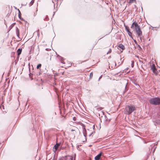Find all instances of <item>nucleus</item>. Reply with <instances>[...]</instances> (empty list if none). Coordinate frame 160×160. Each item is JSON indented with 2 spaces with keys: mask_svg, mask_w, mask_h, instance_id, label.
I'll list each match as a JSON object with an SVG mask.
<instances>
[{
  "mask_svg": "<svg viewBox=\"0 0 160 160\" xmlns=\"http://www.w3.org/2000/svg\"><path fill=\"white\" fill-rule=\"evenodd\" d=\"M131 28H134V30L138 37H140L142 36V32L140 29V26L138 25L137 22H133Z\"/></svg>",
  "mask_w": 160,
  "mask_h": 160,
  "instance_id": "nucleus-1",
  "label": "nucleus"
},
{
  "mask_svg": "<svg viewBox=\"0 0 160 160\" xmlns=\"http://www.w3.org/2000/svg\"><path fill=\"white\" fill-rule=\"evenodd\" d=\"M150 103L153 105H159L160 104V98L158 97L151 98L149 100Z\"/></svg>",
  "mask_w": 160,
  "mask_h": 160,
  "instance_id": "nucleus-2",
  "label": "nucleus"
},
{
  "mask_svg": "<svg viewBox=\"0 0 160 160\" xmlns=\"http://www.w3.org/2000/svg\"><path fill=\"white\" fill-rule=\"evenodd\" d=\"M134 110V107L131 106H128L125 108L124 112L125 114L129 115L132 113Z\"/></svg>",
  "mask_w": 160,
  "mask_h": 160,
  "instance_id": "nucleus-3",
  "label": "nucleus"
},
{
  "mask_svg": "<svg viewBox=\"0 0 160 160\" xmlns=\"http://www.w3.org/2000/svg\"><path fill=\"white\" fill-rule=\"evenodd\" d=\"M81 125L82 126V128L83 129V133L84 136L86 137V130L85 129V125L83 123H80Z\"/></svg>",
  "mask_w": 160,
  "mask_h": 160,
  "instance_id": "nucleus-4",
  "label": "nucleus"
},
{
  "mask_svg": "<svg viewBox=\"0 0 160 160\" xmlns=\"http://www.w3.org/2000/svg\"><path fill=\"white\" fill-rule=\"evenodd\" d=\"M76 156V154L75 153L73 156L68 155V157H70V160H75Z\"/></svg>",
  "mask_w": 160,
  "mask_h": 160,
  "instance_id": "nucleus-5",
  "label": "nucleus"
},
{
  "mask_svg": "<svg viewBox=\"0 0 160 160\" xmlns=\"http://www.w3.org/2000/svg\"><path fill=\"white\" fill-rule=\"evenodd\" d=\"M151 69L152 70L154 73L155 74H157V72H156V69L154 65L153 64L152 66Z\"/></svg>",
  "mask_w": 160,
  "mask_h": 160,
  "instance_id": "nucleus-6",
  "label": "nucleus"
},
{
  "mask_svg": "<svg viewBox=\"0 0 160 160\" xmlns=\"http://www.w3.org/2000/svg\"><path fill=\"white\" fill-rule=\"evenodd\" d=\"M102 153L101 152L97 156H96L95 158V160H99L100 159L101 157V156Z\"/></svg>",
  "mask_w": 160,
  "mask_h": 160,
  "instance_id": "nucleus-7",
  "label": "nucleus"
},
{
  "mask_svg": "<svg viewBox=\"0 0 160 160\" xmlns=\"http://www.w3.org/2000/svg\"><path fill=\"white\" fill-rule=\"evenodd\" d=\"M68 156H65L59 158L58 160H67Z\"/></svg>",
  "mask_w": 160,
  "mask_h": 160,
  "instance_id": "nucleus-8",
  "label": "nucleus"
},
{
  "mask_svg": "<svg viewBox=\"0 0 160 160\" xmlns=\"http://www.w3.org/2000/svg\"><path fill=\"white\" fill-rule=\"evenodd\" d=\"M60 143H57L54 146V148L55 149V150H56L58 147L60 145Z\"/></svg>",
  "mask_w": 160,
  "mask_h": 160,
  "instance_id": "nucleus-9",
  "label": "nucleus"
},
{
  "mask_svg": "<svg viewBox=\"0 0 160 160\" xmlns=\"http://www.w3.org/2000/svg\"><path fill=\"white\" fill-rule=\"evenodd\" d=\"M16 31L17 36L19 37V30L17 27L16 28Z\"/></svg>",
  "mask_w": 160,
  "mask_h": 160,
  "instance_id": "nucleus-10",
  "label": "nucleus"
},
{
  "mask_svg": "<svg viewBox=\"0 0 160 160\" xmlns=\"http://www.w3.org/2000/svg\"><path fill=\"white\" fill-rule=\"evenodd\" d=\"M118 47L122 49V50L124 49V46L122 44H119Z\"/></svg>",
  "mask_w": 160,
  "mask_h": 160,
  "instance_id": "nucleus-11",
  "label": "nucleus"
},
{
  "mask_svg": "<svg viewBox=\"0 0 160 160\" xmlns=\"http://www.w3.org/2000/svg\"><path fill=\"white\" fill-rule=\"evenodd\" d=\"M112 65H113V66H112V68H115L116 66V62H112Z\"/></svg>",
  "mask_w": 160,
  "mask_h": 160,
  "instance_id": "nucleus-12",
  "label": "nucleus"
},
{
  "mask_svg": "<svg viewBox=\"0 0 160 160\" xmlns=\"http://www.w3.org/2000/svg\"><path fill=\"white\" fill-rule=\"evenodd\" d=\"M21 49L19 48L18 49V50L17 51V53H18V55H19L20 54H21Z\"/></svg>",
  "mask_w": 160,
  "mask_h": 160,
  "instance_id": "nucleus-13",
  "label": "nucleus"
},
{
  "mask_svg": "<svg viewBox=\"0 0 160 160\" xmlns=\"http://www.w3.org/2000/svg\"><path fill=\"white\" fill-rule=\"evenodd\" d=\"M125 29L126 31H127L128 32H130V31H129V28L128 26H125Z\"/></svg>",
  "mask_w": 160,
  "mask_h": 160,
  "instance_id": "nucleus-14",
  "label": "nucleus"
},
{
  "mask_svg": "<svg viewBox=\"0 0 160 160\" xmlns=\"http://www.w3.org/2000/svg\"><path fill=\"white\" fill-rule=\"evenodd\" d=\"M60 59H61L60 61H61V62L62 63L64 64L65 63L64 61V59H63V58H62V57H60Z\"/></svg>",
  "mask_w": 160,
  "mask_h": 160,
  "instance_id": "nucleus-15",
  "label": "nucleus"
},
{
  "mask_svg": "<svg viewBox=\"0 0 160 160\" xmlns=\"http://www.w3.org/2000/svg\"><path fill=\"white\" fill-rule=\"evenodd\" d=\"M128 35L130 36V37H131L132 39H133L132 37V33L130 31L128 32Z\"/></svg>",
  "mask_w": 160,
  "mask_h": 160,
  "instance_id": "nucleus-16",
  "label": "nucleus"
},
{
  "mask_svg": "<svg viewBox=\"0 0 160 160\" xmlns=\"http://www.w3.org/2000/svg\"><path fill=\"white\" fill-rule=\"evenodd\" d=\"M105 120L106 121L109 122L110 121V119H108L106 116H105Z\"/></svg>",
  "mask_w": 160,
  "mask_h": 160,
  "instance_id": "nucleus-17",
  "label": "nucleus"
},
{
  "mask_svg": "<svg viewBox=\"0 0 160 160\" xmlns=\"http://www.w3.org/2000/svg\"><path fill=\"white\" fill-rule=\"evenodd\" d=\"M43 19L44 21H47L48 20L49 18H48V16H46V17L45 18H44Z\"/></svg>",
  "mask_w": 160,
  "mask_h": 160,
  "instance_id": "nucleus-18",
  "label": "nucleus"
},
{
  "mask_svg": "<svg viewBox=\"0 0 160 160\" xmlns=\"http://www.w3.org/2000/svg\"><path fill=\"white\" fill-rule=\"evenodd\" d=\"M34 2V1H31L29 4V6H31L32 5H33Z\"/></svg>",
  "mask_w": 160,
  "mask_h": 160,
  "instance_id": "nucleus-19",
  "label": "nucleus"
},
{
  "mask_svg": "<svg viewBox=\"0 0 160 160\" xmlns=\"http://www.w3.org/2000/svg\"><path fill=\"white\" fill-rule=\"evenodd\" d=\"M134 66V62L133 61H131V66L132 68H133Z\"/></svg>",
  "mask_w": 160,
  "mask_h": 160,
  "instance_id": "nucleus-20",
  "label": "nucleus"
},
{
  "mask_svg": "<svg viewBox=\"0 0 160 160\" xmlns=\"http://www.w3.org/2000/svg\"><path fill=\"white\" fill-rule=\"evenodd\" d=\"M32 75L33 74H32V73H30L29 74V76L32 80L33 79V78H32Z\"/></svg>",
  "mask_w": 160,
  "mask_h": 160,
  "instance_id": "nucleus-21",
  "label": "nucleus"
},
{
  "mask_svg": "<svg viewBox=\"0 0 160 160\" xmlns=\"http://www.w3.org/2000/svg\"><path fill=\"white\" fill-rule=\"evenodd\" d=\"M41 66V64H38L37 66V68L38 69H39V68H40Z\"/></svg>",
  "mask_w": 160,
  "mask_h": 160,
  "instance_id": "nucleus-22",
  "label": "nucleus"
},
{
  "mask_svg": "<svg viewBox=\"0 0 160 160\" xmlns=\"http://www.w3.org/2000/svg\"><path fill=\"white\" fill-rule=\"evenodd\" d=\"M159 122H158V120H156V123H154V124L156 126V124H158L159 123Z\"/></svg>",
  "mask_w": 160,
  "mask_h": 160,
  "instance_id": "nucleus-23",
  "label": "nucleus"
},
{
  "mask_svg": "<svg viewBox=\"0 0 160 160\" xmlns=\"http://www.w3.org/2000/svg\"><path fill=\"white\" fill-rule=\"evenodd\" d=\"M136 0H129V3H131L133 2V1H135Z\"/></svg>",
  "mask_w": 160,
  "mask_h": 160,
  "instance_id": "nucleus-24",
  "label": "nucleus"
},
{
  "mask_svg": "<svg viewBox=\"0 0 160 160\" xmlns=\"http://www.w3.org/2000/svg\"><path fill=\"white\" fill-rule=\"evenodd\" d=\"M21 15H20V14H18V17L20 19H22V18H21Z\"/></svg>",
  "mask_w": 160,
  "mask_h": 160,
  "instance_id": "nucleus-25",
  "label": "nucleus"
},
{
  "mask_svg": "<svg viewBox=\"0 0 160 160\" xmlns=\"http://www.w3.org/2000/svg\"><path fill=\"white\" fill-rule=\"evenodd\" d=\"M18 14H20V15H21V13L20 11L18 9Z\"/></svg>",
  "mask_w": 160,
  "mask_h": 160,
  "instance_id": "nucleus-26",
  "label": "nucleus"
},
{
  "mask_svg": "<svg viewBox=\"0 0 160 160\" xmlns=\"http://www.w3.org/2000/svg\"><path fill=\"white\" fill-rule=\"evenodd\" d=\"M111 52V50H110L108 51V52H107V54H108V53H110Z\"/></svg>",
  "mask_w": 160,
  "mask_h": 160,
  "instance_id": "nucleus-27",
  "label": "nucleus"
},
{
  "mask_svg": "<svg viewBox=\"0 0 160 160\" xmlns=\"http://www.w3.org/2000/svg\"><path fill=\"white\" fill-rule=\"evenodd\" d=\"M93 76V73L92 72H91L90 73V77H92Z\"/></svg>",
  "mask_w": 160,
  "mask_h": 160,
  "instance_id": "nucleus-28",
  "label": "nucleus"
},
{
  "mask_svg": "<svg viewBox=\"0 0 160 160\" xmlns=\"http://www.w3.org/2000/svg\"><path fill=\"white\" fill-rule=\"evenodd\" d=\"M73 120L74 121H76V118L75 117H73Z\"/></svg>",
  "mask_w": 160,
  "mask_h": 160,
  "instance_id": "nucleus-29",
  "label": "nucleus"
},
{
  "mask_svg": "<svg viewBox=\"0 0 160 160\" xmlns=\"http://www.w3.org/2000/svg\"><path fill=\"white\" fill-rule=\"evenodd\" d=\"M102 76H101L98 79V81L100 80V79L102 78Z\"/></svg>",
  "mask_w": 160,
  "mask_h": 160,
  "instance_id": "nucleus-30",
  "label": "nucleus"
},
{
  "mask_svg": "<svg viewBox=\"0 0 160 160\" xmlns=\"http://www.w3.org/2000/svg\"><path fill=\"white\" fill-rule=\"evenodd\" d=\"M133 41H134V42L135 43H136L137 42V41H136L135 40H133Z\"/></svg>",
  "mask_w": 160,
  "mask_h": 160,
  "instance_id": "nucleus-31",
  "label": "nucleus"
},
{
  "mask_svg": "<svg viewBox=\"0 0 160 160\" xmlns=\"http://www.w3.org/2000/svg\"><path fill=\"white\" fill-rule=\"evenodd\" d=\"M135 84L136 86H138L139 87V85H138V84H136V83H135Z\"/></svg>",
  "mask_w": 160,
  "mask_h": 160,
  "instance_id": "nucleus-32",
  "label": "nucleus"
},
{
  "mask_svg": "<svg viewBox=\"0 0 160 160\" xmlns=\"http://www.w3.org/2000/svg\"><path fill=\"white\" fill-rule=\"evenodd\" d=\"M118 64H119V65H118V66H119V65H120V64H121H121H120V62H118Z\"/></svg>",
  "mask_w": 160,
  "mask_h": 160,
  "instance_id": "nucleus-33",
  "label": "nucleus"
},
{
  "mask_svg": "<svg viewBox=\"0 0 160 160\" xmlns=\"http://www.w3.org/2000/svg\"><path fill=\"white\" fill-rule=\"evenodd\" d=\"M92 133H91L90 135H89V136H90L92 134Z\"/></svg>",
  "mask_w": 160,
  "mask_h": 160,
  "instance_id": "nucleus-34",
  "label": "nucleus"
},
{
  "mask_svg": "<svg viewBox=\"0 0 160 160\" xmlns=\"http://www.w3.org/2000/svg\"><path fill=\"white\" fill-rule=\"evenodd\" d=\"M78 147H79V145H78V146H77V148H78Z\"/></svg>",
  "mask_w": 160,
  "mask_h": 160,
  "instance_id": "nucleus-35",
  "label": "nucleus"
},
{
  "mask_svg": "<svg viewBox=\"0 0 160 160\" xmlns=\"http://www.w3.org/2000/svg\"><path fill=\"white\" fill-rule=\"evenodd\" d=\"M127 86V84H126V86H125V88H126V87Z\"/></svg>",
  "mask_w": 160,
  "mask_h": 160,
  "instance_id": "nucleus-36",
  "label": "nucleus"
},
{
  "mask_svg": "<svg viewBox=\"0 0 160 160\" xmlns=\"http://www.w3.org/2000/svg\"><path fill=\"white\" fill-rule=\"evenodd\" d=\"M34 0H32L31 1H34Z\"/></svg>",
  "mask_w": 160,
  "mask_h": 160,
  "instance_id": "nucleus-37",
  "label": "nucleus"
},
{
  "mask_svg": "<svg viewBox=\"0 0 160 160\" xmlns=\"http://www.w3.org/2000/svg\"><path fill=\"white\" fill-rule=\"evenodd\" d=\"M52 2H53V3H54L53 1H52Z\"/></svg>",
  "mask_w": 160,
  "mask_h": 160,
  "instance_id": "nucleus-38",
  "label": "nucleus"
},
{
  "mask_svg": "<svg viewBox=\"0 0 160 160\" xmlns=\"http://www.w3.org/2000/svg\"><path fill=\"white\" fill-rule=\"evenodd\" d=\"M52 160H53V159Z\"/></svg>",
  "mask_w": 160,
  "mask_h": 160,
  "instance_id": "nucleus-39",
  "label": "nucleus"
}]
</instances>
